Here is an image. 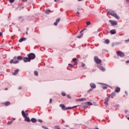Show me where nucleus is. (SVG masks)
<instances>
[{
    "instance_id": "nucleus-1",
    "label": "nucleus",
    "mask_w": 129,
    "mask_h": 129,
    "mask_svg": "<svg viewBox=\"0 0 129 129\" xmlns=\"http://www.w3.org/2000/svg\"><path fill=\"white\" fill-rule=\"evenodd\" d=\"M23 60V56H18L17 57V56H14L13 59L10 60V64H18L20 61Z\"/></svg>"
},
{
    "instance_id": "nucleus-2",
    "label": "nucleus",
    "mask_w": 129,
    "mask_h": 129,
    "mask_svg": "<svg viewBox=\"0 0 129 129\" xmlns=\"http://www.w3.org/2000/svg\"><path fill=\"white\" fill-rule=\"evenodd\" d=\"M108 15H110V16H112V17H114V18H115L117 20H119V16L117 15V14L114 12V11H109L108 12Z\"/></svg>"
},
{
    "instance_id": "nucleus-3",
    "label": "nucleus",
    "mask_w": 129,
    "mask_h": 129,
    "mask_svg": "<svg viewBox=\"0 0 129 129\" xmlns=\"http://www.w3.org/2000/svg\"><path fill=\"white\" fill-rule=\"evenodd\" d=\"M59 106H60V107L61 108V109H62V110H67L68 109H73V108L77 107V106H78H78H74L73 107H66V106H65V105L60 104Z\"/></svg>"
},
{
    "instance_id": "nucleus-4",
    "label": "nucleus",
    "mask_w": 129,
    "mask_h": 129,
    "mask_svg": "<svg viewBox=\"0 0 129 129\" xmlns=\"http://www.w3.org/2000/svg\"><path fill=\"white\" fill-rule=\"evenodd\" d=\"M27 56L30 60H34V59H35V58H36V55H35L34 53H33L28 54L27 55Z\"/></svg>"
},
{
    "instance_id": "nucleus-5",
    "label": "nucleus",
    "mask_w": 129,
    "mask_h": 129,
    "mask_svg": "<svg viewBox=\"0 0 129 129\" xmlns=\"http://www.w3.org/2000/svg\"><path fill=\"white\" fill-rule=\"evenodd\" d=\"M94 61L95 62V63H96V64H101L102 61L98 58V56H94Z\"/></svg>"
},
{
    "instance_id": "nucleus-6",
    "label": "nucleus",
    "mask_w": 129,
    "mask_h": 129,
    "mask_svg": "<svg viewBox=\"0 0 129 129\" xmlns=\"http://www.w3.org/2000/svg\"><path fill=\"white\" fill-rule=\"evenodd\" d=\"M116 54L118 56H119V57H124V53L122 52V51H116Z\"/></svg>"
},
{
    "instance_id": "nucleus-7",
    "label": "nucleus",
    "mask_w": 129,
    "mask_h": 129,
    "mask_svg": "<svg viewBox=\"0 0 129 129\" xmlns=\"http://www.w3.org/2000/svg\"><path fill=\"white\" fill-rule=\"evenodd\" d=\"M109 22L112 26H116V25H117V22L116 21L110 20H109Z\"/></svg>"
},
{
    "instance_id": "nucleus-8",
    "label": "nucleus",
    "mask_w": 129,
    "mask_h": 129,
    "mask_svg": "<svg viewBox=\"0 0 129 129\" xmlns=\"http://www.w3.org/2000/svg\"><path fill=\"white\" fill-rule=\"evenodd\" d=\"M23 60L25 63H27V62H31V60L29 57H23Z\"/></svg>"
},
{
    "instance_id": "nucleus-9",
    "label": "nucleus",
    "mask_w": 129,
    "mask_h": 129,
    "mask_svg": "<svg viewBox=\"0 0 129 129\" xmlns=\"http://www.w3.org/2000/svg\"><path fill=\"white\" fill-rule=\"evenodd\" d=\"M98 68L100 69V70H101V71L104 72L105 71V69L103 68V67L101 66V65H98L97 66Z\"/></svg>"
},
{
    "instance_id": "nucleus-10",
    "label": "nucleus",
    "mask_w": 129,
    "mask_h": 129,
    "mask_svg": "<svg viewBox=\"0 0 129 129\" xmlns=\"http://www.w3.org/2000/svg\"><path fill=\"white\" fill-rule=\"evenodd\" d=\"M60 20L61 19L60 18H57L56 20V22L54 23V26H57V25H58V23H59V22H60Z\"/></svg>"
},
{
    "instance_id": "nucleus-11",
    "label": "nucleus",
    "mask_w": 129,
    "mask_h": 129,
    "mask_svg": "<svg viewBox=\"0 0 129 129\" xmlns=\"http://www.w3.org/2000/svg\"><path fill=\"white\" fill-rule=\"evenodd\" d=\"M110 33L112 35H114L115 34H116V31H115V29H112L110 31Z\"/></svg>"
},
{
    "instance_id": "nucleus-12",
    "label": "nucleus",
    "mask_w": 129,
    "mask_h": 129,
    "mask_svg": "<svg viewBox=\"0 0 129 129\" xmlns=\"http://www.w3.org/2000/svg\"><path fill=\"white\" fill-rule=\"evenodd\" d=\"M120 91V88L117 87L115 89V92L118 93Z\"/></svg>"
},
{
    "instance_id": "nucleus-13",
    "label": "nucleus",
    "mask_w": 129,
    "mask_h": 129,
    "mask_svg": "<svg viewBox=\"0 0 129 129\" xmlns=\"http://www.w3.org/2000/svg\"><path fill=\"white\" fill-rule=\"evenodd\" d=\"M26 40H27V38H25V37H23L21 38L19 40V43H22V42H23V41H26Z\"/></svg>"
},
{
    "instance_id": "nucleus-14",
    "label": "nucleus",
    "mask_w": 129,
    "mask_h": 129,
    "mask_svg": "<svg viewBox=\"0 0 129 129\" xmlns=\"http://www.w3.org/2000/svg\"><path fill=\"white\" fill-rule=\"evenodd\" d=\"M24 118H25V121H27L28 122H29V121H31L30 120V118L29 117H27V116H25V117H24Z\"/></svg>"
},
{
    "instance_id": "nucleus-15",
    "label": "nucleus",
    "mask_w": 129,
    "mask_h": 129,
    "mask_svg": "<svg viewBox=\"0 0 129 129\" xmlns=\"http://www.w3.org/2000/svg\"><path fill=\"white\" fill-rule=\"evenodd\" d=\"M90 85L91 88H93V89L96 88V85H95L94 83H91Z\"/></svg>"
},
{
    "instance_id": "nucleus-16",
    "label": "nucleus",
    "mask_w": 129,
    "mask_h": 129,
    "mask_svg": "<svg viewBox=\"0 0 129 129\" xmlns=\"http://www.w3.org/2000/svg\"><path fill=\"white\" fill-rule=\"evenodd\" d=\"M19 73V69H17L14 73H13L12 74L13 75H17Z\"/></svg>"
},
{
    "instance_id": "nucleus-17",
    "label": "nucleus",
    "mask_w": 129,
    "mask_h": 129,
    "mask_svg": "<svg viewBox=\"0 0 129 129\" xmlns=\"http://www.w3.org/2000/svg\"><path fill=\"white\" fill-rule=\"evenodd\" d=\"M85 100H87L85 98H82L78 99V101H85Z\"/></svg>"
},
{
    "instance_id": "nucleus-18",
    "label": "nucleus",
    "mask_w": 129,
    "mask_h": 129,
    "mask_svg": "<svg viewBox=\"0 0 129 129\" xmlns=\"http://www.w3.org/2000/svg\"><path fill=\"white\" fill-rule=\"evenodd\" d=\"M5 105H7V106L9 105H11V103L9 101L5 102L4 103Z\"/></svg>"
},
{
    "instance_id": "nucleus-19",
    "label": "nucleus",
    "mask_w": 129,
    "mask_h": 129,
    "mask_svg": "<svg viewBox=\"0 0 129 129\" xmlns=\"http://www.w3.org/2000/svg\"><path fill=\"white\" fill-rule=\"evenodd\" d=\"M31 121H32V122L35 123V122H37V120L35 119V118H32L31 119Z\"/></svg>"
},
{
    "instance_id": "nucleus-20",
    "label": "nucleus",
    "mask_w": 129,
    "mask_h": 129,
    "mask_svg": "<svg viewBox=\"0 0 129 129\" xmlns=\"http://www.w3.org/2000/svg\"><path fill=\"white\" fill-rule=\"evenodd\" d=\"M73 61L74 62L75 64L76 65L77 64V59L76 58H74L73 59Z\"/></svg>"
},
{
    "instance_id": "nucleus-21",
    "label": "nucleus",
    "mask_w": 129,
    "mask_h": 129,
    "mask_svg": "<svg viewBox=\"0 0 129 129\" xmlns=\"http://www.w3.org/2000/svg\"><path fill=\"white\" fill-rule=\"evenodd\" d=\"M115 95H116L115 93L113 92L110 94V96H111V97H112V98H113V97H114V96H115Z\"/></svg>"
},
{
    "instance_id": "nucleus-22",
    "label": "nucleus",
    "mask_w": 129,
    "mask_h": 129,
    "mask_svg": "<svg viewBox=\"0 0 129 129\" xmlns=\"http://www.w3.org/2000/svg\"><path fill=\"white\" fill-rule=\"evenodd\" d=\"M22 114L23 117H26V113H25L24 110L22 111Z\"/></svg>"
},
{
    "instance_id": "nucleus-23",
    "label": "nucleus",
    "mask_w": 129,
    "mask_h": 129,
    "mask_svg": "<svg viewBox=\"0 0 129 129\" xmlns=\"http://www.w3.org/2000/svg\"><path fill=\"white\" fill-rule=\"evenodd\" d=\"M105 44H109V40H108V39H106V40H105Z\"/></svg>"
},
{
    "instance_id": "nucleus-24",
    "label": "nucleus",
    "mask_w": 129,
    "mask_h": 129,
    "mask_svg": "<svg viewBox=\"0 0 129 129\" xmlns=\"http://www.w3.org/2000/svg\"><path fill=\"white\" fill-rule=\"evenodd\" d=\"M109 100V98L107 97L105 99V102H108Z\"/></svg>"
},
{
    "instance_id": "nucleus-25",
    "label": "nucleus",
    "mask_w": 129,
    "mask_h": 129,
    "mask_svg": "<svg viewBox=\"0 0 129 129\" xmlns=\"http://www.w3.org/2000/svg\"><path fill=\"white\" fill-rule=\"evenodd\" d=\"M83 36V34H81V36H77V38H78V39H80L81 38H82Z\"/></svg>"
},
{
    "instance_id": "nucleus-26",
    "label": "nucleus",
    "mask_w": 129,
    "mask_h": 129,
    "mask_svg": "<svg viewBox=\"0 0 129 129\" xmlns=\"http://www.w3.org/2000/svg\"><path fill=\"white\" fill-rule=\"evenodd\" d=\"M102 88L103 89H107V86H102Z\"/></svg>"
},
{
    "instance_id": "nucleus-27",
    "label": "nucleus",
    "mask_w": 129,
    "mask_h": 129,
    "mask_svg": "<svg viewBox=\"0 0 129 129\" xmlns=\"http://www.w3.org/2000/svg\"><path fill=\"white\" fill-rule=\"evenodd\" d=\"M91 24V23L90 22V21H88L87 22H86L87 26H89V25H90Z\"/></svg>"
},
{
    "instance_id": "nucleus-28",
    "label": "nucleus",
    "mask_w": 129,
    "mask_h": 129,
    "mask_svg": "<svg viewBox=\"0 0 129 129\" xmlns=\"http://www.w3.org/2000/svg\"><path fill=\"white\" fill-rule=\"evenodd\" d=\"M34 74H35V75H36V76H38V75H39V74L38 73V72L36 71H35L34 72Z\"/></svg>"
},
{
    "instance_id": "nucleus-29",
    "label": "nucleus",
    "mask_w": 129,
    "mask_h": 129,
    "mask_svg": "<svg viewBox=\"0 0 129 129\" xmlns=\"http://www.w3.org/2000/svg\"><path fill=\"white\" fill-rule=\"evenodd\" d=\"M61 95H62V96H66V93H65V92H62V93H61Z\"/></svg>"
},
{
    "instance_id": "nucleus-30",
    "label": "nucleus",
    "mask_w": 129,
    "mask_h": 129,
    "mask_svg": "<svg viewBox=\"0 0 129 129\" xmlns=\"http://www.w3.org/2000/svg\"><path fill=\"white\" fill-rule=\"evenodd\" d=\"M67 97H68V98H69V99H71V98H72L70 95H67Z\"/></svg>"
},
{
    "instance_id": "nucleus-31",
    "label": "nucleus",
    "mask_w": 129,
    "mask_h": 129,
    "mask_svg": "<svg viewBox=\"0 0 129 129\" xmlns=\"http://www.w3.org/2000/svg\"><path fill=\"white\" fill-rule=\"evenodd\" d=\"M54 128H56V129H61V128H60V126H54Z\"/></svg>"
},
{
    "instance_id": "nucleus-32",
    "label": "nucleus",
    "mask_w": 129,
    "mask_h": 129,
    "mask_svg": "<svg viewBox=\"0 0 129 129\" xmlns=\"http://www.w3.org/2000/svg\"><path fill=\"white\" fill-rule=\"evenodd\" d=\"M15 2V0H9V3L13 4Z\"/></svg>"
},
{
    "instance_id": "nucleus-33",
    "label": "nucleus",
    "mask_w": 129,
    "mask_h": 129,
    "mask_svg": "<svg viewBox=\"0 0 129 129\" xmlns=\"http://www.w3.org/2000/svg\"><path fill=\"white\" fill-rule=\"evenodd\" d=\"M69 66H70L71 68H73V65H72L71 63H69Z\"/></svg>"
},
{
    "instance_id": "nucleus-34",
    "label": "nucleus",
    "mask_w": 129,
    "mask_h": 129,
    "mask_svg": "<svg viewBox=\"0 0 129 129\" xmlns=\"http://www.w3.org/2000/svg\"><path fill=\"white\" fill-rule=\"evenodd\" d=\"M87 104H88V105H92V103L90 102H88Z\"/></svg>"
},
{
    "instance_id": "nucleus-35",
    "label": "nucleus",
    "mask_w": 129,
    "mask_h": 129,
    "mask_svg": "<svg viewBox=\"0 0 129 129\" xmlns=\"http://www.w3.org/2000/svg\"><path fill=\"white\" fill-rule=\"evenodd\" d=\"M13 122V121H8L7 122V124H12V123Z\"/></svg>"
},
{
    "instance_id": "nucleus-36",
    "label": "nucleus",
    "mask_w": 129,
    "mask_h": 129,
    "mask_svg": "<svg viewBox=\"0 0 129 129\" xmlns=\"http://www.w3.org/2000/svg\"><path fill=\"white\" fill-rule=\"evenodd\" d=\"M81 67H85V63H82Z\"/></svg>"
},
{
    "instance_id": "nucleus-37",
    "label": "nucleus",
    "mask_w": 129,
    "mask_h": 129,
    "mask_svg": "<svg viewBox=\"0 0 129 129\" xmlns=\"http://www.w3.org/2000/svg\"><path fill=\"white\" fill-rule=\"evenodd\" d=\"M124 42H125V43H127V42H129V39L125 40L124 41Z\"/></svg>"
},
{
    "instance_id": "nucleus-38",
    "label": "nucleus",
    "mask_w": 129,
    "mask_h": 129,
    "mask_svg": "<svg viewBox=\"0 0 129 129\" xmlns=\"http://www.w3.org/2000/svg\"><path fill=\"white\" fill-rule=\"evenodd\" d=\"M38 121H39V122H41V123L43 122V121L41 119H39Z\"/></svg>"
},
{
    "instance_id": "nucleus-39",
    "label": "nucleus",
    "mask_w": 129,
    "mask_h": 129,
    "mask_svg": "<svg viewBox=\"0 0 129 129\" xmlns=\"http://www.w3.org/2000/svg\"><path fill=\"white\" fill-rule=\"evenodd\" d=\"M42 127H43V128H45V129H48V127H47L45 126H42Z\"/></svg>"
},
{
    "instance_id": "nucleus-40",
    "label": "nucleus",
    "mask_w": 129,
    "mask_h": 129,
    "mask_svg": "<svg viewBox=\"0 0 129 129\" xmlns=\"http://www.w3.org/2000/svg\"><path fill=\"white\" fill-rule=\"evenodd\" d=\"M49 103H52V99H50Z\"/></svg>"
},
{
    "instance_id": "nucleus-41",
    "label": "nucleus",
    "mask_w": 129,
    "mask_h": 129,
    "mask_svg": "<svg viewBox=\"0 0 129 129\" xmlns=\"http://www.w3.org/2000/svg\"><path fill=\"white\" fill-rule=\"evenodd\" d=\"M48 12H49V11L46 10V11H45L46 14H48V13H49Z\"/></svg>"
},
{
    "instance_id": "nucleus-42",
    "label": "nucleus",
    "mask_w": 129,
    "mask_h": 129,
    "mask_svg": "<svg viewBox=\"0 0 129 129\" xmlns=\"http://www.w3.org/2000/svg\"><path fill=\"white\" fill-rule=\"evenodd\" d=\"M23 3H26L27 0H22Z\"/></svg>"
},
{
    "instance_id": "nucleus-43",
    "label": "nucleus",
    "mask_w": 129,
    "mask_h": 129,
    "mask_svg": "<svg viewBox=\"0 0 129 129\" xmlns=\"http://www.w3.org/2000/svg\"><path fill=\"white\" fill-rule=\"evenodd\" d=\"M18 19H19V20H21V19H23V17H20L18 18Z\"/></svg>"
},
{
    "instance_id": "nucleus-44",
    "label": "nucleus",
    "mask_w": 129,
    "mask_h": 129,
    "mask_svg": "<svg viewBox=\"0 0 129 129\" xmlns=\"http://www.w3.org/2000/svg\"><path fill=\"white\" fill-rule=\"evenodd\" d=\"M105 104H106V105H108V102H105Z\"/></svg>"
},
{
    "instance_id": "nucleus-45",
    "label": "nucleus",
    "mask_w": 129,
    "mask_h": 129,
    "mask_svg": "<svg viewBox=\"0 0 129 129\" xmlns=\"http://www.w3.org/2000/svg\"><path fill=\"white\" fill-rule=\"evenodd\" d=\"M18 89H19V90H21V89H22V87H19L18 88Z\"/></svg>"
},
{
    "instance_id": "nucleus-46",
    "label": "nucleus",
    "mask_w": 129,
    "mask_h": 129,
    "mask_svg": "<svg viewBox=\"0 0 129 129\" xmlns=\"http://www.w3.org/2000/svg\"><path fill=\"white\" fill-rule=\"evenodd\" d=\"M28 115H29V114H28V113L25 114V116H28Z\"/></svg>"
},
{
    "instance_id": "nucleus-47",
    "label": "nucleus",
    "mask_w": 129,
    "mask_h": 129,
    "mask_svg": "<svg viewBox=\"0 0 129 129\" xmlns=\"http://www.w3.org/2000/svg\"><path fill=\"white\" fill-rule=\"evenodd\" d=\"M77 14L78 15H80V13L79 12H78V11L77 12Z\"/></svg>"
},
{
    "instance_id": "nucleus-48",
    "label": "nucleus",
    "mask_w": 129,
    "mask_h": 129,
    "mask_svg": "<svg viewBox=\"0 0 129 129\" xmlns=\"http://www.w3.org/2000/svg\"><path fill=\"white\" fill-rule=\"evenodd\" d=\"M3 35V33H2L1 32H0V36H2Z\"/></svg>"
},
{
    "instance_id": "nucleus-49",
    "label": "nucleus",
    "mask_w": 129,
    "mask_h": 129,
    "mask_svg": "<svg viewBox=\"0 0 129 129\" xmlns=\"http://www.w3.org/2000/svg\"><path fill=\"white\" fill-rule=\"evenodd\" d=\"M125 94H126V95H127V92L125 91Z\"/></svg>"
},
{
    "instance_id": "nucleus-50",
    "label": "nucleus",
    "mask_w": 129,
    "mask_h": 129,
    "mask_svg": "<svg viewBox=\"0 0 129 129\" xmlns=\"http://www.w3.org/2000/svg\"><path fill=\"white\" fill-rule=\"evenodd\" d=\"M126 63H129V60H126Z\"/></svg>"
},
{
    "instance_id": "nucleus-51",
    "label": "nucleus",
    "mask_w": 129,
    "mask_h": 129,
    "mask_svg": "<svg viewBox=\"0 0 129 129\" xmlns=\"http://www.w3.org/2000/svg\"><path fill=\"white\" fill-rule=\"evenodd\" d=\"M26 35H28V31L26 32Z\"/></svg>"
},
{
    "instance_id": "nucleus-52",
    "label": "nucleus",
    "mask_w": 129,
    "mask_h": 129,
    "mask_svg": "<svg viewBox=\"0 0 129 129\" xmlns=\"http://www.w3.org/2000/svg\"><path fill=\"white\" fill-rule=\"evenodd\" d=\"M126 2L129 3V0H126Z\"/></svg>"
},
{
    "instance_id": "nucleus-53",
    "label": "nucleus",
    "mask_w": 129,
    "mask_h": 129,
    "mask_svg": "<svg viewBox=\"0 0 129 129\" xmlns=\"http://www.w3.org/2000/svg\"><path fill=\"white\" fill-rule=\"evenodd\" d=\"M27 31H29V28H27Z\"/></svg>"
},
{
    "instance_id": "nucleus-54",
    "label": "nucleus",
    "mask_w": 129,
    "mask_h": 129,
    "mask_svg": "<svg viewBox=\"0 0 129 129\" xmlns=\"http://www.w3.org/2000/svg\"><path fill=\"white\" fill-rule=\"evenodd\" d=\"M57 1H60V0H57ZM57 1L56 0H54V1L55 2H57Z\"/></svg>"
},
{
    "instance_id": "nucleus-55",
    "label": "nucleus",
    "mask_w": 129,
    "mask_h": 129,
    "mask_svg": "<svg viewBox=\"0 0 129 129\" xmlns=\"http://www.w3.org/2000/svg\"><path fill=\"white\" fill-rule=\"evenodd\" d=\"M67 127H68V126H69V125H66V126Z\"/></svg>"
},
{
    "instance_id": "nucleus-56",
    "label": "nucleus",
    "mask_w": 129,
    "mask_h": 129,
    "mask_svg": "<svg viewBox=\"0 0 129 129\" xmlns=\"http://www.w3.org/2000/svg\"><path fill=\"white\" fill-rule=\"evenodd\" d=\"M82 32H83V30H82V31L80 32V33H82Z\"/></svg>"
},
{
    "instance_id": "nucleus-57",
    "label": "nucleus",
    "mask_w": 129,
    "mask_h": 129,
    "mask_svg": "<svg viewBox=\"0 0 129 129\" xmlns=\"http://www.w3.org/2000/svg\"><path fill=\"white\" fill-rule=\"evenodd\" d=\"M5 90H8V88H6Z\"/></svg>"
},
{
    "instance_id": "nucleus-58",
    "label": "nucleus",
    "mask_w": 129,
    "mask_h": 129,
    "mask_svg": "<svg viewBox=\"0 0 129 129\" xmlns=\"http://www.w3.org/2000/svg\"><path fill=\"white\" fill-rule=\"evenodd\" d=\"M91 90H91V89H90V90H89V91H91Z\"/></svg>"
}]
</instances>
